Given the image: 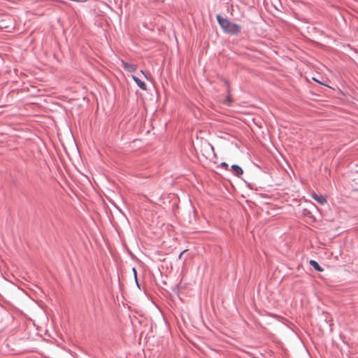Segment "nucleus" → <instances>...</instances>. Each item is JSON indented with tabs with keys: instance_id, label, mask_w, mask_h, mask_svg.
I'll use <instances>...</instances> for the list:
<instances>
[{
	"instance_id": "1",
	"label": "nucleus",
	"mask_w": 358,
	"mask_h": 358,
	"mask_svg": "<svg viewBox=\"0 0 358 358\" xmlns=\"http://www.w3.org/2000/svg\"><path fill=\"white\" fill-rule=\"evenodd\" d=\"M216 18L222 29L228 33L238 34L241 31L239 25L231 22L228 19L222 17L220 15H217Z\"/></svg>"
},
{
	"instance_id": "10",
	"label": "nucleus",
	"mask_w": 358,
	"mask_h": 358,
	"mask_svg": "<svg viewBox=\"0 0 358 358\" xmlns=\"http://www.w3.org/2000/svg\"><path fill=\"white\" fill-rule=\"evenodd\" d=\"M141 73H143L145 77H147V76H146V75H145V73H144V71H141Z\"/></svg>"
},
{
	"instance_id": "9",
	"label": "nucleus",
	"mask_w": 358,
	"mask_h": 358,
	"mask_svg": "<svg viewBox=\"0 0 358 358\" xmlns=\"http://www.w3.org/2000/svg\"><path fill=\"white\" fill-rule=\"evenodd\" d=\"M186 252V250H184L183 251H182V252L180 253V255H179V256H178V258H179V259H180V258H181V257H182V255H183V253H184V252Z\"/></svg>"
},
{
	"instance_id": "5",
	"label": "nucleus",
	"mask_w": 358,
	"mask_h": 358,
	"mask_svg": "<svg viewBox=\"0 0 358 358\" xmlns=\"http://www.w3.org/2000/svg\"><path fill=\"white\" fill-rule=\"evenodd\" d=\"M231 168L236 176H241L243 173V169L238 165H232Z\"/></svg>"
},
{
	"instance_id": "4",
	"label": "nucleus",
	"mask_w": 358,
	"mask_h": 358,
	"mask_svg": "<svg viewBox=\"0 0 358 358\" xmlns=\"http://www.w3.org/2000/svg\"><path fill=\"white\" fill-rule=\"evenodd\" d=\"M133 80H134V82L136 83V85L143 90H147V87H146V85L145 83L141 80L138 77H136V76H131Z\"/></svg>"
},
{
	"instance_id": "6",
	"label": "nucleus",
	"mask_w": 358,
	"mask_h": 358,
	"mask_svg": "<svg viewBox=\"0 0 358 358\" xmlns=\"http://www.w3.org/2000/svg\"><path fill=\"white\" fill-rule=\"evenodd\" d=\"M310 266H312L316 271H322L323 268L319 265V264L315 260H310L309 262Z\"/></svg>"
},
{
	"instance_id": "7",
	"label": "nucleus",
	"mask_w": 358,
	"mask_h": 358,
	"mask_svg": "<svg viewBox=\"0 0 358 358\" xmlns=\"http://www.w3.org/2000/svg\"><path fill=\"white\" fill-rule=\"evenodd\" d=\"M221 166H222V167H224V169H227L228 168V166H228V164H227L226 162H222V163L221 164Z\"/></svg>"
},
{
	"instance_id": "8",
	"label": "nucleus",
	"mask_w": 358,
	"mask_h": 358,
	"mask_svg": "<svg viewBox=\"0 0 358 358\" xmlns=\"http://www.w3.org/2000/svg\"><path fill=\"white\" fill-rule=\"evenodd\" d=\"M133 271L134 273V276H135L136 281L137 282L136 271V269L134 268H133Z\"/></svg>"
},
{
	"instance_id": "2",
	"label": "nucleus",
	"mask_w": 358,
	"mask_h": 358,
	"mask_svg": "<svg viewBox=\"0 0 358 358\" xmlns=\"http://www.w3.org/2000/svg\"><path fill=\"white\" fill-rule=\"evenodd\" d=\"M121 64L124 69L129 72H134L137 69V65L135 64L126 62L124 60H121Z\"/></svg>"
},
{
	"instance_id": "3",
	"label": "nucleus",
	"mask_w": 358,
	"mask_h": 358,
	"mask_svg": "<svg viewBox=\"0 0 358 358\" xmlns=\"http://www.w3.org/2000/svg\"><path fill=\"white\" fill-rule=\"evenodd\" d=\"M312 198L321 205L327 203V199L322 195L318 194L315 192L312 194Z\"/></svg>"
}]
</instances>
